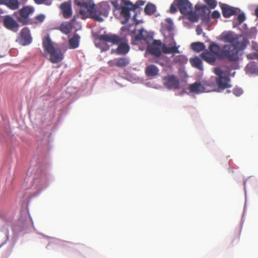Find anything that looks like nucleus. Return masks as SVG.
Instances as JSON below:
<instances>
[{"mask_svg":"<svg viewBox=\"0 0 258 258\" xmlns=\"http://www.w3.org/2000/svg\"><path fill=\"white\" fill-rule=\"evenodd\" d=\"M189 61L193 67L196 68L200 71H202L203 70V62L199 57L196 56L190 58Z\"/></svg>","mask_w":258,"mask_h":258,"instance_id":"obj_28","label":"nucleus"},{"mask_svg":"<svg viewBox=\"0 0 258 258\" xmlns=\"http://www.w3.org/2000/svg\"><path fill=\"white\" fill-rule=\"evenodd\" d=\"M214 73L217 76L215 79V82L219 91L220 90H224L231 87L230 84V79L228 75H226L225 72L221 69L217 68L214 69Z\"/></svg>","mask_w":258,"mask_h":258,"instance_id":"obj_4","label":"nucleus"},{"mask_svg":"<svg viewBox=\"0 0 258 258\" xmlns=\"http://www.w3.org/2000/svg\"><path fill=\"white\" fill-rule=\"evenodd\" d=\"M3 5L7 6L12 10H16L19 7V3L18 0H5Z\"/></svg>","mask_w":258,"mask_h":258,"instance_id":"obj_30","label":"nucleus"},{"mask_svg":"<svg viewBox=\"0 0 258 258\" xmlns=\"http://www.w3.org/2000/svg\"><path fill=\"white\" fill-rule=\"evenodd\" d=\"M237 19L239 23H242L245 19V15L243 13L239 14L238 16Z\"/></svg>","mask_w":258,"mask_h":258,"instance_id":"obj_41","label":"nucleus"},{"mask_svg":"<svg viewBox=\"0 0 258 258\" xmlns=\"http://www.w3.org/2000/svg\"><path fill=\"white\" fill-rule=\"evenodd\" d=\"M32 41V38L30 35L29 29L25 27L22 29L20 32V43L22 45L29 44Z\"/></svg>","mask_w":258,"mask_h":258,"instance_id":"obj_13","label":"nucleus"},{"mask_svg":"<svg viewBox=\"0 0 258 258\" xmlns=\"http://www.w3.org/2000/svg\"><path fill=\"white\" fill-rule=\"evenodd\" d=\"M144 5V2L142 1H138L137 2L136 4H133V5H135L136 6H137V9L140 6H143Z\"/></svg>","mask_w":258,"mask_h":258,"instance_id":"obj_44","label":"nucleus"},{"mask_svg":"<svg viewBox=\"0 0 258 258\" xmlns=\"http://www.w3.org/2000/svg\"><path fill=\"white\" fill-rule=\"evenodd\" d=\"M211 16L213 19H217L220 17V14L218 11H214L213 12Z\"/></svg>","mask_w":258,"mask_h":258,"instance_id":"obj_42","label":"nucleus"},{"mask_svg":"<svg viewBox=\"0 0 258 258\" xmlns=\"http://www.w3.org/2000/svg\"><path fill=\"white\" fill-rule=\"evenodd\" d=\"M144 11L146 14L151 15L155 12L156 7L154 5L149 3L146 6Z\"/></svg>","mask_w":258,"mask_h":258,"instance_id":"obj_33","label":"nucleus"},{"mask_svg":"<svg viewBox=\"0 0 258 258\" xmlns=\"http://www.w3.org/2000/svg\"><path fill=\"white\" fill-rule=\"evenodd\" d=\"M164 87L169 90H177L179 88L180 83L178 78L174 75L164 76L163 79Z\"/></svg>","mask_w":258,"mask_h":258,"instance_id":"obj_7","label":"nucleus"},{"mask_svg":"<svg viewBox=\"0 0 258 258\" xmlns=\"http://www.w3.org/2000/svg\"><path fill=\"white\" fill-rule=\"evenodd\" d=\"M74 4L81 9L80 14L83 16L86 15L88 13L91 15L94 9L95 4L93 0H75Z\"/></svg>","mask_w":258,"mask_h":258,"instance_id":"obj_6","label":"nucleus"},{"mask_svg":"<svg viewBox=\"0 0 258 258\" xmlns=\"http://www.w3.org/2000/svg\"><path fill=\"white\" fill-rule=\"evenodd\" d=\"M222 15L225 18H229L230 17L237 14L239 9L230 7L226 4H223L221 7Z\"/></svg>","mask_w":258,"mask_h":258,"instance_id":"obj_16","label":"nucleus"},{"mask_svg":"<svg viewBox=\"0 0 258 258\" xmlns=\"http://www.w3.org/2000/svg\"><path fill=\"white\" fill-rule=\"evenodd\" d=\"M2 22L3 26L7 29L13 32H17L19 29V25L11 16L5 15L2 17Z\"/></svg>","mask_w":258,"mask_h":258,"instance_id":"obj_8","label":"nucleus"},{"mask_svg":"<svg viewBox=\"0 0 258 258\" xmlns=\"http://www.w3.org/2000/svg\"><path fill=\"white\" fill-rule=\"evenodd\" d=\"M159 70L156 66L151 64L147 67L145 73L148 77H154L158 74Z\"/></svg>","mask_w":258,"mask_h":258,"instance_id":"obj_26","label":"nucleus"},{"mask_svg":"<svg viewBox=\"0 0 258 258\" xmlns=\"http://www.w3.org/2000/svg\"><path fill=\"white\" fill-rule=\"evenodd\" d=\"M147 50L150 54L156 57H160L161 55V51L158 47L154 46H148Z\"/></svg>","mask_w":258,"mask_h":258,"instance_id":"obj_31","label":"nucleus"},{"mask_svg":"<svg viewBox=\"0 0 258 258\" xmlns=\"http://www.w3.org/2000/svg\"><path fill=\"white\" fill-rule=\"evenodd\" d=\"M215 80H209L203 82L204 92L219 91L215 83Z\"/></svg>","mask_w":258,"mask_h":258,"instance_id":"obj_18","label":"nucleus"},{"mask_svg":"<svg viewBox=\"0 0 258 258\" xmlns=\"http://www.w3.org/2000/svg\"><path fill=\"white\" fill-rule=\"evenodd\" d=\"M237 236L239 237L240 235V232L238 231L237 233Z\"/></svg>","mask_w":258,"mask_h":258,"instance_id":"obj_48","label":"nucleus"},{"mask_svg":"<svg viewBox=\"0 0 258 258\" xmlns=\"http://www.w3.org/2000/svg\"><path fill=\"white\" fill-rule=\"evenodd\" d=\"M60 8L62 11L63 16L64 18L68 19L72 15L71 5L68 3H64L60 5Z\"/></svg>","mask_w":258,"mask_h":258,"instance_id":"obj_20","label":"nucleus"},{"mask_svg":"<svg viewBox=\"0 0 258 258\" xmlns=\"http://www.w3.org/2000/svg\"><path fill=\"white\" fill-rule=\"evenodd\" d=\"M255 15L258 18V7H257V8L255 10Z\"/></svg>","mask_w":258,"mask_h":258,"instance_id":"obj_45","label":"nucleus"},{"mask_svg":"<svg viewBox=\"0 0 258 258\" xmlns=\"http://www.w3.org/2000/svg\"><path fill=\"white\" fill-rule=\"evenodd\" d=\"M151 62H156L155 61L150 60Z\"/></svg>","mask_w":258,"mask_h":258,"instance_id":"obj_49","label":"nucleus"},{"mask_svg":"<svg viewBox=\"0 0 258 258\" xmlns=\"http://www.w3.org/2000/svg\"><path fill=\"white\" fill-rule=\"evenodd\" d=\"M209 50L213 53L217 57L221 59V48L215 42H212L209 46Z\"/></svg>","mask_w":258,"mask_h":258,"instance_id":"obj_23","label":"nucleus"},{"mask_svg":"<svg viewBox=\"0 0 258 258\" xmlns=\"http://www.w3.org/2000/svg\"><path fill=\"white\" fill-rule=\"evenodd\" d=\"M174 45L172 47H167L165 44L162 45V50L164 53L169 54V53H179L180 52L178 50L179 46H176V42H173Z\"/></svg>","mask_w":258,"mask_h":258,"instance_id":"obj_22","label":"nucleus"},{"mask_svg":"<svg viewBox=\"0 0 258 258\" xmlns=\"http://www.w3.org/2000/svg\"><path fill=\"white\" fill-rule=\"evenodd\" d=\"M73 29V23H67L66 24H62L60 25V31L65 34H69L71 32Z\"/></svg>","mask_w":258,"mask_h":258,"instance_id":"obj_29","label":"nucleus"},{"mask_svg":"<svg viewBox=\"0 0 258 258\" xmlns=\"http://www.w3.org/2000/svg\"><path fill=\"white\" fill-rule=\"evenodd\" d=\"M48 53L50 55L49 60L53 63L61 61L63 58V53L61 50L58 48H55L51 51L50 52H48Z\"/></svg>","mask_w":258,"mask_h":258,"instance_id":"obj_15","label":"nucleus"},{"mask_svg":"<svg viewBox=\"0 0 258 258\" xmlns=\"http://www.w3.org/2000/svg\"><path fill=\"white\" fill-rule=\"evenodd\" d=\"M191 48L195 51L199 52L205 49V46L203 43L197 42L192 43L191 44Z\"/></svg>","mask_w":258,"mask_h":258,"instance_id":"obj_32","label":"nucleus"},{"mask_svg":"<svg viewBox=\"0 0 258 258\" xmlns=\"http://www.w3.org/2000/svg\"><path fill=\"white\" fill-rule=\"evenodd\" d=\"M189 91L196 94H200L204 92L203 85L200 82H196L190 84L188 87Z\"/></svg>","mask_w":258,"mask_h":258,"instance_id":"obj_21","label":"nucleus"},{"mask_svg":"<svg viewBox=\"0 0 258 258\" xmlns=\"http://www.w3.org/2000/svg\"><path fill=\"white\" fill-rule=\"evenodd\" d=\"M197 34L200 35V32H199V29L198 28H197Z\"/></svg>","mask_w":258,"mask_h":258,"instance_id":"obj_47","label":"nucleus"},{"mask_svg":"<svg viewBox=\"0 0 258 258\" xmlns=\"http://www.w3.org/2000/svg\"><path fill=\"white\" fill-rule=\"evenodd\" d=\"M135 38L137 40H143L146 41H148L151 39L149 33L143 29L140 30L139 33L135 36Z\"/></svg>","mask_w":258,"mask_h":258,"instance_id":"obj_24","label":"nucleus"},{"mask_svg":"<svg viewBox=\"0 0 258 258\" xmlns=\"http://www.w3.org/2000/svg\"><path fill=\"white\" fill-rule=\"evenodd\" d=\"M240 45L226 44L221 48V59L235 62L239 59Z\"/></svg>","mask_w":258,"mask_h":258,"instance_id":"obj_3","label":"nucleus"},{"mask_svg":"<svg viewBox=\"0 0 258 258\" xmlns=\"http://www.w3.org/2000/svg\"><path fill=\"white\" fill-rule=\"evenodd\" d=\"M177 7L180 13L184 15H187L192 9V5L188 0H176Z\"/></svg>","mask_w":258,"mask_h":258,"instance_id":"obj_11","label":"nucleus"},{"mask_svg":"<svg viewBox=\"0 0 258 258\" xmlns=\"http://www.w3.org/2000/svg\"><path fill=\"white\" fill-rule=\"evenodd\" d=\"M196 10L199 11L200 15L203 22L208 23L210 21V11L206 6L196 5Z\"/></svg>","mask_w":258,"mask_h":258,"instance_id":"obj_14","label":"nucleus"},{"mask_svg":"<svg viewBox=\"0 0 258 258\" xmlns=\"http://www.w3.org/2000/svg\"><path fill=\"white\" fill-rule=\"evenodd\" d=\"M80 37L75 34L69 40V44L71 49H75L79 47L80 43Z\"/></svg>","mask_w":258,"mask_h":258,"instance_id":"obj_27","label":"nucleus"},{"mask_svg":"<svg viewBox=\"0 0 258 258\" xmlns=\"http://www.w3.org/2000/svg\"><path fill=\"white\" fill-rule=\"evenodd\" d=\"M177 3H176V0H175L173 3L171 4L170 7L169 12L171 13H175L176 10Z\"/></svg>","mask_w":258,"mask_h":258,"instance_id":"obj_37","label":"nucleus"},{"mask_svg":"<svg viewBox=\"0 0 258 258\" xmlns=\"http://www.w3.org/2000/svg\"><path fill=\"white\" fill-rule=\"evenodd\" d=\"M1 216H2V214H1V213H0V217H1Z\"/></svg>","mask_w":258,"mask_h":258,"instance_id":"obj_50","label":"nucleus"},{"mask_svg":"<svg viewBox=\"0 0 258 258\" xmlns=\"http://www.w3.org/2000/svg\"><path fill=\"white\" fill-rule=\"evenodd\" d=\"M162 42L160 40H155L153 42V45L154 46H161L162 47Z\"/></svg>","mask_w":258,"mask_h":258,"instance_id":"obj_43","label":"nucleus"},{"mask_svg":"<svg viewBox=\"0 0 258 258\" xmlns=\"http://www.w3.org/2000/svg\"><path fill=\"white\" fill-rule=\"evenodd\" d=\"M113 7L112 11L115 17H121L124 20L122 24L126 23L131 18V11H135L137 6L133 4L128 0H119L111 2Z\"/></svg>","mask_w":258,"mask_h":258,"instance_id":"obj_2","label":"nucleus"},{"mask_svg":"<svg viewBox=\"0 0 258 258\" xmlns=\"http://www.w3.org/2000/svg\"><path fill=\"white\" fill-rule=\"evenodd\" d=\"M34 2L37 4H42L44 3L46 5L49 6L51 3L50 2H47V0H34Z\"/></svg>","mask_w":258,"mask_h":258,"instance_id":"obj_39","label":"nucleus"},{"mask_svg":"<svg viewBox=\"0 0 258 258\" xmlns=\"http://www.w3.org/2000/svg\"><path fill=\"white\" fill-rule=\"evenodd\" d=\"M46 177L43 173L36 175L32 181V186L36 189H41L46 184Z\"/></svg>","mask_w":258,"mask_h":258,"instance_id":"obj_12","label":"nucleus"},{"mask_svg":"<svg viewBox=\"0 0 258 258\" xmlns=\"http://www.w3.org/2000/svg\"><path fill=\"white\" fill-rule=\"evenodd\" d=\"M109 10L110 7L108 3L106 2H103L100 3L97 9L94 8L92 12L91 17L96 21L101 22L103 21L101 16L107 17Z\"/></svg>","mask_w":258,"mask_h":258,"instance_id":"obj_5","label":"nucleus"},{"mask_svg":"<svg viewBox=\"0 0 258 258\" xmlns=\"http://www.w3.org/2000/svg\"><path fill=\"white\" fill-rule=\"evenodd\" d=\"M221 40L224 42L230 43V44L240 45L239 36L233 32L223 33L221 35Z\"/></svg>","mask_w":258,"mask_h":258,"instance_id":"obj_10","label":"nucleus"},{"mask_svg":"<svg viewBox=\"0 0 258 258\" xmlns=\"http://www.w3.org/2000/svg\"><path fill=\"white\" fill-rule=\"evenodd\" d=\"M44 19L45 16L43 14L39 15L35 17V19L40 23L42 22L44 20Z\"/></svg>","mask_w":258,"mask_h":258,"instance_id":"obj_40","label":"nucleus"},{"mask_svg":"<svg viewBox=\"0 0 258 258\" xmlns=\"http://www.w3.org/2000/svg\"><path fill=\"white\" fill-rule=\"evenodd\" d=\"M33 12V8L30 7H25L22 8L19 12L18 21L24 25L28 24L29 23V16Z\"/></svg>","mask_w":258,"mask_h":258,"instance_id":"obj_9","label":"nucleus"},{"mask_svg":"<svg viewBox=\"0 0 258 258\" xmlns=\"http://www.w3.org/2000/svg\"><path fill=\"white\" fill-rule=\"evenodd\" d=\"M204 2L211 9H214L217 6V2L216 0H204Z\"/></svg>","mask_w":258,"mask_h":258,"instance_id":"obj_36","label":"nucleus"},{"mask_svg":"<svg viewBox=\"0 0 258 258\" xmlns=\"http://www.w3.org/2000/svg\"><path fill=\"white\" fill-rule=\"evenodd\" d=\"M205 61L209 63H214L216 60V56L210 50H205L200 55Z\"/></svg>","mask_w":258,"mask_h":258,"instance_id":"obj_19","label":"nucleus"},{"mask_svg":"<svg viewBox=\"0 0 258 258\" xmlns=\"http://www.w3.org/2000/svg\"><path fill=\"white\" fill-rule=\"evenodd\" d=\"M5 0H0V5H3L5 3Z\"/></svg>","mask_w":258,"mask_h":258,"instance_id":"obj_46","label":"nucleus"},{"mask_svg":"<svg viewBox=\"0 0 258 258\" xmlns=\"http://www.w3.org/2000/svg\"><path fill=\"white\" fill-rule=\"evenodd\" d=\"M187 15L188 16L189 19L191 22H197L199 19V15L195 12L191 11Z\"/></svg>","mask_w":258,"mask_h":258,"instance_id":"obj_34","label":"nucleus"},{"mask_svg":"<svg viewBox=\"0 0 258 258\" xmlns=\"http://www.w3.org/2000/svg\"><path fill=\"white\" fill-rule=\"evenodd\" d=\"M5 258H7V257L5 256Z\"/></svg>","mask_w":258,"mask_h":258,"instance_id":"obj_51","label":"nucleus"},{"mask_svg":"<svg viewBox=\"0 0 258 258\" xmlns=\"http://www.w3.org/2000/svg\"><path fill=\"white\" fill-rule=\"evenodd\" d=\"M233 92L234 95L239 96L242 94L243 91L240 88H236L234 89Z\"/></svg>","mask_w":258,"mask_h":258,"instance_id":"obj_38","label":"nucleus"},{"mask_svg":"<svg viewBox=\"0 0 258 258\" xmlns=\"http://www.w3.org/2000/svg\"><path fill=\"white\" fill-rule=\"evenodd\" d=\"M43 47L45 51L47 53L50 52L55 48L53 47L50 38L48 37H45L43 40Z\"/></svg>","mask_w":258,"mask_h":258,"instance_id":"obj_25","label":"nucleus"},{"mask_svg":"<svg viewBox=\"0 0 258 258\" xmlns=\"http://www.w3.org/2000/svg\"><path fill=\"white\" fill-rule=\"evenodd\" d=\"M247 69L251 73L258 74V68L256 67L255 64L252 63L248 64L247 66Z\"/></svg>","mask_w":258,"mask_h":258,"instance_id":"obj_35","label":"nucleus"},{"mask_svg":"<svg viewBox=\"0 0 258 258\" xmlns=\"http://www.w3.org/2000/svg\"><path fill=\"white\" fill-rule=\"evenodd\" d=\"M109 63L111 67L116 66L119 68H123L130 63V59L126 57L117 58L109 61Z\"/></svg>","mask_w":258,"mask_h":258,"instance_id":"obj_17","label":"nucleus"},{"mask_svg":"<svg viewBox=\"0 0 258 258\" xmlns=\"http://www.w3.org/2000/svg\"><path fill=\"white\" fill-rule=\"evenodd\" d=\"M107 43L118 45L116 50V52L118 54H125L130 50V46L125 43L124 38L111 33L98 36L96 39L95 45L101 48L105 47V49L107 50L109 49V46L106 45Z\"/></svg>","mask_w":258,"mask_h":258,"instance_id":"obj_1","label":"nucleus"}]
</instances>
